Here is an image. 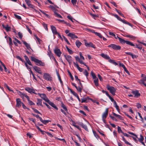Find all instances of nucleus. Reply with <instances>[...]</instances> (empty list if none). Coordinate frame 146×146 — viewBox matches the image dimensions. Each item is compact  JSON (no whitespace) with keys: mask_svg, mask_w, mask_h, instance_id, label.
<instances>
[{"mask_svg":"<svg viewBox=\"0 0 146 146\" xmlns=\"http://www.w3.org/2000/svg\"><path fill=\"white\" fill-rule=\"evenodd\" d=\"M31 60L35 63L38 66H44L45 65L44 62H42L41 60L36 59L35 57L31 56L30 57Z\"/></svg>","mask_w":146,"mask_h":146,"instance_id":"f257e3e1","label":"nucleus"},{"mask_svg":"<svg viewBox=\"0 0 146 146\" xmlns=\"http://www.w3.org/2000/svg\"><path fill=\"white\" fill-rule=\"evenodd\" d=\"M111 15L114 16L118 20L121 21L123 23L127 24L130 26H131V25L128 22L126 21L125 20L122 19L118 16L116 14H114L113 13H111L110 14Z\"/></svg>","mask_w":146,"mask_h":146,"instance_id":"f03ea898","label":"nucleus"},{"mask_svg":"<svg viewBox=\"0 0 146 146\" xmlns=\"http://www.w3.org/2000/svg\"><path fill=\"white\" fill-rule=\"evenodd\" d=\"M107 89L109 90L110 92L113 96L115 95V93L116 89L114 87L112 86H110V85H108L107 86Z\"/></svg>","mask_w":146,"mask_h":146,"instance_id":"7ed1b4c3","label":"nucleus"},{"mask_svg":"<svg viewBox=\"0 0 146 146\" xmlns=\"http://www.w3.org/2000/svg\"><path fill=\"white\" fill-rule=\"evenodd\" d=\"M108 47L112 48V49L115 50H120L121 48V47L120 46L114 44H111L108 46Z\"/></svg>","mask_w":146,"mask_h":146,"instance_id":"20e7f679","label":"nucleus"},{"mask_svg":"<svg viewBox=\"0 0 146 146\" xmlns=\"http://www.w3.org/2000/svg\"><path fill=\"white\" fill-rule=\"evenodd\" d=\"M118 39L120 41V42L121 43V44H125V43H126V44L129 45H133L132 44V43L129 41H127V40H125L119 37L118 38Z\"/></svg>","mask_w":146,"mask_h":146,"instance_id":"39448f33","label":"nucleus"},{"mask_svg":"<svg viewBox=\"0 0 146 146\" xmlns=\"http://www.w3.org/2000/svg\"><path fill=\"white\" fill-rule=\"evenodd\" d=\"M43 78L45 80L47 81H51L52 80V78L50 76V75L48 73H44Z\"/></svg>","mask_w":146,"mask_h":146,"instance_id":"423d86ee","label":"nucleus"},{"mask_svg":"<svg viewBox=\"0 0 146 146\" xmlns=\"http://www.w3.org/2000/svg\"><path fill=\"white\" fill-rule=\"evenodd\" d=\"M54 52L55 54L59 57L60 56L62 52L57 47H56L54 50Z\"/></svg>","mask_w":146,"mask_h":146,"instance_id":"0eeeda50","label":"nucleus"},{"mask_svg":"<svg viewBox=\"0 0 146 146\" xmlns=\"http://www.w3.org/2000/svg\"><path fill=\"white\" fill-rule=\"evenodd\" d=\"M25 89L26 91L31 94H37L35 92V90L33 88L27 87L25 88Z\"/></svg>","mask_w":146,"mask_h":146,"instance_id":"6e6552de","label":"nucleus"},{"mask_svg":"<svg viewBox=\"0 0 146 146\" xmlns=\"http://www.w3.org/2000/svg\"><path fill=\"white\" fill-rule=\"evenodd\" d=\"M38 94L46 102H47L48 101H49V100L48 98L45 94L38 93Z\"/></svg>","mask_w":146,"mask_h":146,"instance_id":"1a4fd4ad","label":"nucleus"},{"mask_svg":"<svg viewBox=\"0 0 146 146\" xmlns=\"http://www.w3.org/2000/svg\"><path fill=\"white\" fill-rule=\"evenodd\" d=\"M132 94L134 95V97L137 98L140 96V94L139 93V91L137 90L135 91H132L131 92Z\"/></svg>","mask_w":146,"mask_h":146,"instance_id":"9d476101","label":"nucleus"},{"mask_svg":"<svg viewBox=\"0 0 146 146\" xmlns=\"http://www.w3.org/2000/svg\"><path fill=\"white\" fill-rule=\"evenodd\" d=\"M64 56L66 59V60L68 61V62L69 64L70 65L71 63L72 62V57L70 55H64Z\"/></svg>","mask_w":146,"mask_h":146,"instance_id":"9b49d317","label":"nucleus"},{"mask_svg":"<svg viewBox=\"0 0 146 146\" xmlns=\"http://www.w3.org/2000/svg\"><path fill=\"white\" fill-rule=\"evenodd\" d=\"M34 70L38 73L42 74V72H41L40 68L36 66H34L33 67Z\"/></svg>","mask_w":146,"mask_h":146,"instance_id":"f8f14e48","label":"nucleus"},{"mask_svg":"<svg viewBox=\"0 0 146 146\" xmlns=\"http://www.w3.org/2000/svg\"><path fill=\"white\" fill-rule=\"evenodd\" d=\"M108 108H106L105 112L102 115V119L106 118L108 116Z\"/></svg>","mask_w":146,"mask_h":146,"instance_id":"ddd939ff","label":"nucleus"},{"mask_svg":"<svg viewBox=\"0 0 146 146\" xmlns=\"http://www.w3.org/2000/svg\"><path fill=\"white\" fill-rule=\"evenodd\" d=\"M90 100H92L88 97H87V98H84L81 99V103H87L89 102Z\"/></svg>","mask_w":146,"mask_h":146,"instance_id":"4468645a","label":"nucleus"},{"mask_svg":"<svg viewBox=\"0 0 146 146\" xmlns=\"http://www.w3.org/2000/svg\"><path fill=\"white\" fill-rule=\"evenodd\" d=\"M132 44L133 45H130V46H133L134 48H137L140 50L142 49V47L141 45L138 44H135L133 43Z\"/></svg>","mask_w":146,"mask_h":146,"instance_id":"2eb2a0df","label":"nucleus"},{"mask_svg":"<svg viewBox=\"0 0 146 146\" xmlns=\"http://www.w3.org/2000/svg\"><path fill=\"white\" fill-rule=\"evenodd\" d=\"M67 35L70 37L72 39H74L75 38H78L74 34L72 33H69Z\"/></svg>","mask_w":146,"mask_h":146,"instance_id":"dca6fc26","label":"nucleus"},{"mask_svg":"<svg viewBox=\"0 0 146 146\" xmlns=\"http://www.w3.org/2000/svg\"><path fill=\"white\" fill-rule=\"evenodd\" d=\"M47 102L51 106L54 108V109H55L57 110H58V108L56 106L55 104L53 103L50 101L49 100Z\"/></svg>","mask_w":146,"mask_h":146,"instance_id":"f3484780","label":"nucleus"},{"mask_svg":"<svg viewBox=\"0 0 146 146\" xmlns=\"http://www.w3.org/2000/svg\"><path fill=\"white\" fill-rule=\"evenodd\" d=\"M17 104L16 106L18 108H20L21 106L22 102H21L20 99L19 98H17L16 99Z\"/></svg>","mask_w":146,"mask_h":146,"instance_id":"a211bd4d","label":"nucleus"},{"mask_svg":"<svg viewBox=\"0 0 146 146\" xmlns=\"http://www.w3.org/2000/svg\"><path fill=\"white\" fill-rule=\"evenodd\" d=\"M51 28L53 33L54 35H57L58 33L57 31L56 27L53 26H51Z\"/></svg>","mask_w":146,"mask_h":146,"instance_id":"6ab92c4d","label":"nucleus"},{"mask_svg":"<svg viewBox=\"0 0 146 146\" xmlns=\"http://www.w3.org/2000/svg\"><path fill=\"white\" fill-rule=\"evenodd\" d=\"M85 45L86 46L91 47L94 48H95V47L94 46V45L91 42H90L89 43L87 42H85Z\"/></svg>","mask_w":146,"mask_h":146,"instance_id":"aec40b11","label":"nucleus"},{"mask_svg":"<svg viewBox=\"0 0 146 146\" xmlns=\"http://www.w3.org/2000/svg\"><path fill=\"white\" fill-rule=\"evenodd\" d=\"M140 138H137L138 139V140L139 141V142L141 143L144 146H145V144L144 142H143V141L144 140V137L143 136L141 135H140Z\"/></svg>","mask_w":146,"mask_h":146,"instance_id":"412c9836","label":"nucleus"},{"mask_svg":"<svg viewBox=\"0 0 146 146\" xmlns=\"http://www.w3.org/2000/svg\"><path fill=\"white\" fill-rule=\"evenodd\" d=\"M73 63L74 66L76 67L77 68L80 72H82L83 71V69L80 67L77 63H76L74 62Z\"/></svg>","mask_w":146,"mask_h":146,"instance_id":"4be33fe9","label":"nucleus"},{"mask_svg":"<svg viewBox=\"0 0 146 146\" xmlns=\"http://www.w3.org/2000/svg\"><path fill=\"white\" fill-rule=\"evenodd\" d=\"M25 2L29 7L34 8V6L31 3V1L29 0H25Z\"/></svg>","mask_w":146,"mask_h":146,"instance_id":"5701e85b","label":"nucleus"},{"mask_svg":"<svg viewBox=\"0 0 146 146\" xmlns=\"http://www.w3.org/2000/svg\"><path fill=\"white\" fill-rule=\"evenodd\" d=\"M141 81V83L146 87V76L143 77Z\"/></svg>","mask_w":146,"mask_h":146,"instance_id":"b1692460","label":"nucleus"},{"mask_svg":"<svg viewBox=\"0 0 146 146\" xmlns=\"http://www.w3.org/2000/svg\"><path fill=\"white\" fill-rule=\"evenodd\" d=\"M2 26L3 28L5 29L8 32L9 31V27L8 25H5L3 24H2Z\"/></svg>","mask_w":146,"mask_h":146,"instance_id":"393cba45","label":"nucleus"},{"mask_svg":"<svg viewBox=\"0 0 146 146\" xmlns=\"http://www.w3.org/2000/svg\"><path fill=\"white\" fill-rule=\"evenodd\" d=\"M100 55L103 58L109 60L110 59V57L108 55L106 54H105L104 53H102L100 54Z\"/></svg>","mask_w":146,"mask_h":146,"instance_id":"a878e982","label":"nucleus"},{"mask_svg":"<svg viewBox=\"0 0 146 146\" xmlns=\"http://www.w3.org/2000/svg\"><path fill=\"white\" fill-rule=\"evenodd\" d=\"M23 43L25 45L27 48L28 49H31L32 50L31 48L30 45L27 43L25 41H23Z\"/></svg>","mask_w":146,"mask_h":146,"instance_id":"bb28decb","label":"nucleus"},{"mask_svg":"<svg viewBox=\"0 0 146 146\" xmlns=\"http://www.w3.org/2000/svg\"><path fill=\"white\" fill-rule=\"evenodd\" d=\"M80 125L81 127L84 128L86 131H88V129L87 128V126L86 125H84L82 123H81L80 124Z\"/></svg>","mask_w":146,"mask_h":146,"instance_id":"cd10ccee","label":"nucleus"},{"mask_svg":"<svg viewBox=\"0 0 146 146\" xmlns=\"http://www.w3.org/2000/svg\"><path fill=\"white\" fill-rule=\"evenodd\" d=\"M113 114L115 116L117 117L118 118L121 120H123V117L120 115H117L114 112H113Z\"/></svg>","mask_w":146,"mask_h":146,"instance_id":"c85d7f7f","label":"nucleus"},{"mask_svg":"<svg viewBox=\"0 0 146 146\" xmlns=\"http://www.w3.org/2000/svg\"><path fill=\"white\" fill-rule=\"evenodd\" d=\"M124 36L126 37L129 38L132 40H135L136 38L135 37L131 35H125Z\"/></svg>","mask_w":146,"mask_h":146,"instance_id":"c756f323","label":"nucleus"},{"mask_svg":"<svg viewBox=\"0 0 146 146\" xmlns=\"http://www.w3.org/2000/svg\"><path fill=\"white\" fill-rule=\"evenodd\" d=\"M82 44V43L78 40H77L76 42V44L78 48L80 47Z\"/></svg>","mask_w":146,"mask_h":146,"instance_id":"7c9ffc66","label":"nucleus"},{"mask_svg":"<svg viewBox=\"0 0 146 146\" xmlns=\"http://www.w3.org/2000/svg\"><path fill=\"white\" fill-rule=\"evenodd\" d=\"M94 83L95 84V85L96 86H99V83H98V78L94 79Z\"/></svg>","mask_w":146,"mask_h":146,"instance_id":"2f4dec72","label":"nucleus"},{"mask_svg":"<svg viewBox=\"0 0 146 146\" xmlns=\"http://www.w3.org/2000/svg\"><path fill=\"white\" fill-rule=\"evenodd\" d=\"M42 100L40 99H37V102L36 103V104L39 106V105H42Z\"/></svg>","mask_w":146,"mask_h":146,"instance_id":"473e14b6","label":"nucleus"},{"mask_svg":"<svg viewBox=\"0 0 146 146\" xmlns=\"http://www.w3.org/2000/svg\"><path fill=\"white\" fill-rule=\"evenodd\" d=\"M109 34L110 35L114 36L115 37V38L116 39L118 38L119 37L117 35L116 36V35L115 34H114L113 33L109 32Z\"/></svg>","mask_w":146,"mask_h":146,"instance_id":"72a5a7b5","label":"nucleus"},{"mask_svg":"<svg viewBox=\"0 0 146 146\" xmlns=\"http://www.w3.org/2000/svg\"><path fill=\"white\" fill-rule=\"evenodd\" d=\"M122 137L123 139V140L124 141L126 144L128 145H132L130 143L128 142L126 140V139H125V138L123 136H122Z\"/></svg>","mask_w":146,"mask_h":146,"instance_id":"f704fd0d","label":"nucleus"},{"mask_svg":"<svg viewBox=\"0 0 146 146\" xmlns=\"http://www.w3.org/2000/svg\"><path fill=\"white\" fill-rule=\"evenodd\" d=\"M109 61L111 63L114 64L115 65H118L117 63L114 60H111V59H110L109 60Z\"/></svg>","mask_w":146,"mask_h":146,"instance_id":"c9c22d12","label":"nucleus"},{"mask_svg":"<svg viewBox=\"0 0 146 146\" xmlns=\"http://www.w3.org/2000/svg\"><path fill=\"white\" fill-rule=\"evenodd\" d=\"M61 106L63 109H64L68 113V110L66 106L63 103H62L61 104Z\"/></svg>","mask_w":146,"mask_h":146,"instance_id":"e433bc0d","label":"nucleus"},{"mask_svg":"<svg viewBox=\"0 0 146 146\" xmlns=\"http://www.w3.org/2000/svg\"><path fill=\"white\" fill-rule=\"evenodd\" d=\"M93 134L94 135V136L95 137L98 139V138H99V136L96 133V131H95L93 130Z\"/></svg>","mask_w":146,"mask_h":146,"instance_id":"4c0bfd02","label":"nucleus"},{"mask_svg":"<svg viewBox=\"0 0 146 146\" xmlns=\"http://www.w3.org/2000/svg\"><path fill=\"white\" fill-rule=\"evenodd\" d=\"M91 74L93 79H96V78H97L95 74L93 72V71H92L91 72Z\"/></svg>","mask_w":146,"mask_h":146,"instance_id":"58836bf2","label":"nucleus"},{"mask_svg":"<svg viewBox=\"0 0 146 146\" xmlns=\"http://www.w3.org/2000/svg\"><path fill=\"white\" fill-rule=\"evenodd\" d=\"M71 92L74 95V96H78V94L77 93H76L74 91H73V90H72V89H70L69 88V89Z\"/></svg>","mask_w":146,"mask_h":146,"instance_id":"ea45409f","label":"nucleus"},{"mask_svg":"<svg viewBox=\"0 0 146 146\" xmlns=\"http://www.w3.org/2000/svg\"><path fill=\"white\" fill-rule=\"evenodd\" d=\"M25 97L27 99V100L29 99V97L26 94L23 93V95L22 96L21 98H22L23 99Z\"/></svg>","mask_w":146,"mask_h":146,"instance_id":"a19ab883","label":"nucleus"},{"mask_svg":"<svg viewBox=\"0 0 146 146\" xmlns=\"http://www.w3.org/2000/svg\"><path fill=\"white\" fill-rule=\"evenodd\" d=\"M51 121L50 120H43L42 123L44 124H46V123H48L49 122H50Z\"/></svg>","mask_w":146,"mask_h":146,"instance_id":"79ce46f5","label":"nucleus"},{"mask_svg":"<svg viewBox=\"0 0 146 146\" xmlns=\"http://www.w3.org/2000/svg\"><path fill=\"white\" fill-rule=\"evenodd\" d=\"M66 47L70 54H72L73 53V52L67 46H66Z\"/></svg>","mask_w":146,"mask_h":146,"instance_id":"37998d69","label":"nucleus"},{"mask_svg":"<svg viewBox=\"0 0 146 146\" xmlns=\"http://www.w3.org/2000/svg\"><path fill=\"white\" fill-rule=\"evenodd\" d=\"M27 100L28 101L29 103L31 105H35V103L33 102L32 101L30 100L29 98V99Z\"/></svg>","mask_w":146,"mask_h":146,"instance_id":"c03bdc74","label":"nucleus"},{"mask_svg":"<svg viewBox=\"0 0 146 146\" xmlns=\"http://www.w3.org/2000/svg\"><path fill=\"white\" fill-rule=\"evenodd\" d=\"M117 131L119 133H123L121 129V127L119 126L118 127Z\"/></svg>","mask_w":146,"mask_h":146,"instance_id":"a18cd8bd","label":"nucleus"},{"mask_svg":"<svg viewBox=\"0 0 146 146\" xmlns=\"http://www.w3.org/2000/svg\"><path fill=\"white\" fill-rule=\"evenodd\" d=\"M67 72H68V73L69 74V76H70L71 78V80H74V78H73V77L72 76L71 73L70 72V71L69 70H68Z\"/></svg>","mask_w":146,"mask_h":146,"instance_id":"49530a36","label":"nucleus"},{"mask_svg":"<svg viewBox=\"0 0 146 146\" xmlns=\"http://www.w3.org/2000/svg\"><path fill=\"white\" fill-rule=\"evenodd\" d=\"M57 75H58V79H59V80L60 81V83L62 85L63 84V82L62 81V80H61V77H60V76L59 74H58Z\"/></svg>","mask_w":146,"mask_h":146,"instance_id":"de8ad7c7","label":"nucleus"},{"mask_svg":"<svg viewBox=\"0 0 146 146\" xmlns=\"http://www.w3.org/2000/svg\"><path fill=\"white\" fill-rule=\"evenodd\" d=\"M16 58L19 59V60H20L21 61H22L23 62H25V61L22 58H21L19 56H16Z\"/></svg>","mask_w":146,"mask_h":146,"instance_id":"09e8293b","label":"nucleus"},{"mask_svg":"<svg viewBox=\"0 0 146 146\" xmlns=\"http://www.w3.org/2000/svg\"><path fill=\"white\" fill-rule=\"evenodd\" d=\"M42 25H43L44 28L45 29V30L47 31H48V28L47 27V25L44 23H42Z\"/></svg>","mask_w":146,"mask_h":146,"instance_id":"8fccbe9b","label":"nucleus"},{"mask_svg":"<svg viewBox=\"0 0 146 146\" xmlns=\"http://www.w3.org/2000/svg\"><path fill=\"white\" fill-rule=\"evenodd\" d=\"M115 10L117 12V13L121 16L124 17L123 15L121 13L119 10H117V9H115Z\"/></svg>","mask_w":146,"mask_h":146,"instance_id":"3c124183","label":"nucleus"},{"mask_svg":"<svg viewBox=\"0 0 146 146\" xmlns=\"http://www.w3.org/2000/svg\"><path fill=\"white\" fill-rule=\"evenodd\" d=\"M39 11L42 13L43 14H44V15H45L46 17H49V16L48 15L46 14V13H45L44 12V11L41 10L40 9L39 10Z\"/></svg>","mask_w":146,"mask_h":146,"instance_id":"603ef678","label":"nucleus"},{"mask_svg":"<svg viewBox=\"0 0 146 146\" xmlns=\"http://www.w3.org/2000/svg\"><path fill=\"white\" fill-rule=\"evenodd\" d=\"M95 35L97 36H98L99 37H100L101 38H102L103 37L102 35L100 33L96 32V33H95Z\"/></svg>","mask_w":146,"mask_h":146,"instance_id":"864d4df0","label":"nucleus"},{"mask_svg":"<svg viewBox=\"0 0 146 146\" xmlns=\"http://www.w3.org/2000/svg\"><path fill=\"white\" fill-rule=\"evenodd\" d=\"M63 38L64 39L66 42L68 44H70V43L69 42V41L64 36H63Z\"/></svg>","mask_w":146,"mask_h":146,"instance_id":"5fc2aeb1","label":"nucleus"},{"mask_svg":"<svg viewBox=\"0 0 146 146\" xmlns=\"http://www.w3.org/2000/svg\"><path fill=\"white\" fill-rule=\"evenodd\" d=\"M35 37L38 41L39 44H40L41 43L42 41L36 35H35Z\"/></svg>","mask_w":146,"mask_h":146,"instance_id":"6e6d98bb","label":"nucleus"},{"mask_svg":"<svg viewBox=\"0 0 146 146\" xmlns=\"http://www.w3.org/2000/svg\"><path fill=\"white\" fill-rule=\"evenodd\" d=\"M32 109L35 112L41 114V113L37 110L34 108H32Z\"/></svg>","mask_w":146,"mask_h":146,"instance_id":"4d7b16f0","label":"nucleus"},{"mask_svg":"<svg viewBox=\"0 0 146 146\" xmlns=\"http://www.w3.org/2000/svg\"><path fill=\"white\" fill-rule=\"evenodd\" d=\"M14 15L16 18L18 19L21 20V17L17 15L16 14H14Z\"/></svg>","mask_w":146,"mask_h":146,"instance_id":"13d9d810","label":"nucleus"},{"mask_svg":"<svg viewBox=\"0 0 146 146\" xmlns=\"http://www.w3.org/2000/svg\"><path fill=\"white\" fill-rule=\"evenodd\" d=\"M71 2L74 6L76 5L77 2V0H72Z\"/></svg>","mask_w":146,"mask_h":146,"instance_id":"bf43d9fd","label":"nucleus"},{"mask_svg":"<svg viewBox=\"0 0 146 146\" xmlns=\"http://www.w3.org/2000/svg\"><path fill=\"white\" fill-rule=\"evenodd\" d=\"M98 77L101 81H102L103 80V78L99 74L98 75Z\"/></svg>","mask_w":146,"mask_h":146,"instance_id":"052dcab7","label":"nucleus"},{"mask_svg":"<svg viewBox=\"0 0 146 146\" xmlns=\"http://www.w3.org/2000/svg\"><path fill=\"white\" fill-rule=\"evenodd\" d=\"M24 57L25 58V59L26 62H27L28 61L30 60L28 57L26 55H25L24 56Z\"/></svg>","mask_w":146,"mask_h":146,"instance_id":"680f3d73","label":"nucleus"},{"mask_svg":"<svg viewBox=\"0 0 146 146\" xmlns=\"http://www.w3.org/2000/svg\"><path fill=\"white\" fill-rule=\"evenodd\" d=\"M82 88L81 87H77V88L76 89L77 90L78 92H82Z\"/></svg>","mask_w":146,"mask_h":146,"instance_id":"e2e57ef3","label":"nucleus"},{"mask_svg":"<svg viewBox=\"0 0 146 146\" xmlns=\"http://www.w3.org/2000/svg\"><path fill=\"white\" fill-rule=\"evenodd\" d=\"M55 16L59 17L60 18H62V16L59 14L58 13H56V14L55 15Z\"/></svg>","mask_w":146,"mask_h":146,"instance_id":"0e129e2a","label":"nucleus"},{"mask_svg":"<svg viewBox=\"0 0 146 146\" xmlns=\"http://www.w3.org/2000/svg\"><path fill=\"white\" fill-rule=\"evenodd\" d=\"M84 74L87 77L88 76V73L86 70H85L84 72Z\"/></svg>","mask_w":146,"mask_h":146,"instance_id":"69168bd1","label":"nucleus"},{"mask_svg":"<svg viewBox=\"0 0 146 146\" xmlns=\"http://www.w3.org/2000/svg\"><path fill=\"white\" fill-rule=\"evenodd\" d=\"M18 36L19 37V38L21 39L22 38L23 35L20 32H19L18 33Z\"/></svg>","mask_w":146,"mask_h":146,"instance_id":"338daca9","label":"nucleus"},{"mask_svg":"<svg viewBox=\"0 0 146 146\" xmlns=\"http://www.w3.org/2000/svg\"><path fill=\"white\" fill-rule=\"evenodd\" d=\"M67 17L72 22H73V18L70 16L68 15L67 16Z\"/></svg>","mask_w":146,"mask_h":146,"instance_id":"774afa93","label":"nucleus"}]
</instances>
